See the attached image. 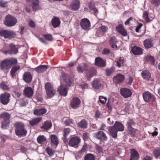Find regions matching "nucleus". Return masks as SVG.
Segmentation results:
<instances>
[{
    "label": "nucleus",
    "mask_w": 160,
    "mask_h": 160,
    "mask_svg": "<svg viewBox=\"0 0 160 160\" xmlns=\"http://www.w3.org/2000/svg\"><path fill=\"white\" fill-rule=\"evenodd\" d=\"M10 94L8 92H5L0 95L1 102L3 105H7L9 102Z\"/></svg>",
    "instance_id": "0eeeda50"
},
{
    "label": "nucleus",
    "mask_w": 160,
    "mask_h": 160,
    "mask_svg": "<svg viewBox=\"0 0 160 160\" xmlns=\"http://www.w3.org/2000/svg\"><path fill=\"white\" fill-rule=\"evenodd\" d=\"M0 87L1 88L5 91H8L9 89L8 86L5 84L3 83H1L0 84Z\"/></svg>",
    "instance_id": "bf43d9fd"
},
{
    "label": "nucleus",
    "mask_w": 160,
    "mask_h": 160,
    "mask_svg": "<svg viewBox=\"0 0 160 160\" xmlns=\"http://www.w3.org/2000/svg\"><path fill=\"white\" fill-rule=\"evenodd\" d=\"M47 110L45 108L39 109H36L33 112L34 114L36 116H40L45 113L47 112Z\"/></svg>",
    "instance_id": "2f4dec72"
},
{
    "label": "nucleus",
    "mask_w": 160,
    "mask_h": 160,
    "mask_svg": "<svg viewBox=\"0 0 160 160\" xmlns=\"http://www.w3.org/2000/svg\"><path fill=\"white\" fill-rule=\"evenodd\" d=\"M114 126L117 131L122 132L124 130V127L123 125L118 122H116Z\"/></svg>",
    "instance_id": "c756f323"
},
{
    "label": "nucleus",
    "mask_w": 160,
    "mask_h": 160,
    "mask_svg": "<svg viewBox=\"0 0 160 160\" xmlns=\"http://www.w3.org/2000/svg\"><path fill=\"white\" fill-rule=\"evenodd\" d=\"M78 127L83 129H85L87 128L88 122L87 121L84 119L82 120L77 124Z\"/></svg>",
    "instance_id": "b1692460"
},
{
    "label": "nucleus",
    "mask_w": 160,
    "mask_h": 160,
    "mask_svg": "<svg viewBox=\"0 0 160 160\" xmlns=\"http://www.w3.org/2000/svg\"><path fill=\"white\" fill-rule=\"evenodd\" d=\"M94 156L92 154H87L84 157V160H94Z\"/></svg>",
    "instance_id": "8fccbe9b"
},
{
    "label": "nucleus",
    "mask_w": 160,
    "mask_h": 160,
    "mask_svg": "<svg viewBox=\"0 0 160 160\" xmlns=\"http://www.w3.org/2000/svg\"><path fill=\"white\" fill-rule=\"evenodd\" d=\"M106 75L108 76H110L113 72L112 68H106L105 70Z\"/></svg>",
    "instance_id": "6e6d98bb"
},
{
    "label": "nucleus",
    "mask_w": 160,
    "mask_h": 160,
    "mask_svg": "<svg viewBox=\"0 0 160 160\" xmlns=\"http://www.w3.org/2000/svg\"><path fill=\"white\" fill-rule=\"evenodd\" d=\"M52 22L53 27L55 28L59 26L60 22L58 18L55 17L52 18Z\"/></svg>",
    "instance_id": "f704fd0d"
},
{
    "label": "nucleus",
    "mask_w": 160,
    "mask_h": 160,
    "mask_svg": "<svg viewBox=\"0 0 160 160\" xmlns=\"http://www.w3.org/2000/svg\"><path fill=\"white\" fill-rule=\"evenodd\" d=\"M10 114L7 112H4L2 113V118L3 120H10Z\"/></svg>",
    "instance_id": "a18cd8bd"
},
{
    "label": "nucleus",
    "mask_w": 160,
    "mask_h": 160,
    "mask_svg": "<svg viewBox=\"0 0 160 160\" xmlns=\"http://www.w3.org/2000/svg\"><path fill=\"white\" fill-rule=\"evenodd\" d=\"M116 28L117 31L123 36H125L127 35V33L122 24H119L116 26Z\"/></svg>",
    "instance_id": "a211bd4d"
},
{
    "label": "nucleus",
    "mask_w": 160,
    "mask_h": 160,
    "mask_svg": "<svg viewBox=\"0 0 160 160\" xmlns=\"http://www.w3.org/2000/svg\"><path fill=\"white\" fill-rule=\"evenodd\" d=\"M121 95L125 98L130 97L132 95L131 91L127 88H122L120 89Z\"/></svg>",
    "instance_id": "ddd939ff"
},
{
    "label": "nucleus",
    "mask_w": 160,
    "mask_h": 160,
    "mask_svg": "<svg viewBox=\"0 0 160 160\" xmlns=\"http://www.w3.org/2000/svg\"><path fill=\"white\" fill-rule=\"evenodd\" d=\"M151 2L155 6L158 7L160 4V0H152Z\"/></svg>",
    "instance_id": "680f3d73"
},
{
    "label": "nucleus",
    "mask_w": 160,
    "mask_h": 160,
    "mask_svg": "<svg viewBox=\"0 0 160 160\" xmlns=\"http://www.w3.org/2000/svg\"><path fill=\"white\" fill-rule=\"evenodd\" d=\"M52 126L51 122L50 121H46L44 122L43 124L41 127V128H43L47 130L50 129Z\"/></svg>",
    "instance_id": "72a5a7b5"
},
{
    "label": "nucleus",
    "mask_w": 160,
    "mask_h": 160,
    "mask_svg": "<svg viewBox=\"0 0 160 160\" xmlns=\"http://www.w3.org/2000/svg\"><path fill=\"white\" fill-rule=\"evenodd\" d=\"M15 35V32L12 31L4 30L0 31V35L5 38L14 37Z\"/></svg>",
    "instance_id": "423d86ee"
},
{
    "label": "nucleus",
    "mask_w": 160,
    "mask_h": 160,
    "mask_svg": "<svg viewBox=\"0 0 160 160\" xmlns=\"http://www.w3.org/2000/svg\"><path fill=\"white\" fill-rule=\"evenodd\" d=\"M46 138L43 135L38 136L37 138L38 142L39 143L42 144L46 140Z\"/></svg>",
    "instance_id": "49530a36"
},
{
    "label": "nucleus",
    "mask_w": 160,
    "mask_h": 160,
    "mask_svg": "<svg viewBox=\"0 0 160 160\" xmlns=\"http://www.w3.org/2000/svg\"><path fill=\"white\" fill-rule=\"evenodd\" d=\"M95 64L96 65L100 67H103L106 66L105 61L99 57H97L95 58Z\"/></svg>",
    "instance_id": "6ab92c4d"
},
{
    "label": "nucleus",
    "mask_w": 160,
    "mask_h": 160,
    "mask_svg": "<svg viewBox=\"0 0 160 160\" xmlns=\"http://www.w3.org/2000/svg\"><path fill=\"white\" fill-rule=\"evenodd\" d=\"M108 131L113 138H116L117 136L118 131L114 125L112 127H109Z\"/></svg>",
    "instance_id": "a878e982"
},
{
    "label": "nucleus",
    "mask_w": 160,
    "mask_h": 160,
    "mask_svg": "<svg viewBox=\"0 0 160 160\" xmlns=\"http://www.w3.org/2000/svg\"><path fill=\"white\" fill-rule=\"evenodd\" d=\"M17 63V60L15 58H10L5 59L0 63L1 70L3 71L7 70Z\"/></svg>",
    "instance_id": "f257e3e1"
},
{
    "label": "nucleus",
    "mask_w": 160,
    "mask_h": 160,
    "mask_svg": "<svg viewBox=\"0 0 160 160\" xmlns=\"http://www.w3.org/2000/svg\"><path fill=\"white\" fill-rule=\"evenodd\" d=\"M135 124V122L132 119H129L127 122V127H132V126H133Z\"/></svg>",
    "instance_id": "052dcab7"
},
{
    "label": "nucleus",
    "mask_w": 160,
    "mask_h": 160,
    "mask_svg": "<svg viewBox=\"0 0 160 160\" xmlns=\"http://www.w3.org/2000/svg\"><path fill=\"white\" fill-rule=\"evenodd\" d=\"M46 150L47 153L49 156H53L55 153L54 150H52L49 147H47Z\"/></svg>",
    "instance_id": "603ef678"
},
{
    "label": "nucleus",
    "mask_w": 160,
    "mask_h": 160,
    "mask_svg": "<svg viewBox=\"0 0 160 160\" xmlns=\"http://www.w3.org/2000/svg\"><path fill=\"white\" fill-rule=\"evenodd\" d=\"M80 4L79 0H72L70 5V8L73 10L77 11L80 7Z\"/></svg>",
    "instance_id": "2eb2a0df"
},
{
    "label": "nucleus",
    "mask_w": 160,
    "mask_h": 160,
    "mask_svg": "<svg viewBox=\"0 0 160 160\" xmlns=\"http://www.w3.org/2000/svg\"><path fill=\"white\" fill-rule=\"evenodd\" d=\"M124 76L121 74H117L113 78V81L116 84L122 82L124 80Z\"/></svg>",
    "instance_id": "4468645a"
},
{
    "label": "nucleus",
    "mask_w": 160,
    "mask_h": 160,
    "mask_svg": "<svg viewBox=\"0 0 160 160\" xmlns=\"http://www.w3.org/2000/svg\"><path fill=\"white\" fill-rule=\"evenodd\" d=\"M15 133L18 136H25L27 131L25 128L24 124L22 122H17L15 123Z\"/></svg>",
    "instance_id": "f03ea898"
},
{
    "label": "nucleus",
    "mask_w": 160,
    "mask_h": 160,
    "mask_svg": "<svg viewBox=\"0 0 160 160\" xmlns=\"http://www.w3.org/2000/svg\"><path fill=\"white\" fill-rule=\"evenodd\" d=\"M88 65L87 64L84 63L82 66L80 65H78L77 67V70L79 73H82L84 71L88 69Z\"/></svg>",
    "instance_id": "bb28decb"
},
{
    "label": "nucleus",
    "mask_w": 160,
    "mask_h": 160,
    "mask_svg": "<svg viewBox=\"0 0 160 160\" xmlns=\"http://www.w3.org/2000/svg\"><path fill=\"white\" fill-rule=\"evenodd\" d=\"M96 149L99 153L103 152L107 150V148L106 146H103L102 147L97 146Z\"/></svg>",
    "instance_id": "79ce46f5"
},
{
    "label": "nucleus",
    "mask_w": 160,
    "mask_h": 160,
    "mask_svg": "<svg viewBox=\"0 0 160 160\" xmlns=\"http://www.w3.org/2000/svg\"><path fill=\"white\" fill-rule=\"evenodd\" d=\"M110 50L107 48H104L102 51V53L103 54L107 55L109 53Z\"/></svg>",
    "instance_id": "774afa93"
},
{
    "label": "nucleus",
    "mask_w": 160,
    "mask_h": 160,
    "mask_svg": "<svg viewBox=\"0 0 160 160\" xmlns=\"http://www.w3.org/2000/svg\"><path fill=\"white\" fill-rule=\"evenodd\" d=\"M28 103V100L25 98H23L20 100L19 104L21 107H24Z\"/></svg>",
    "instance_id": "3c124183"
},
{
    "label": "nucleus",
    "mask_w": 160,
    "mask_h": 160,
    "mask_svg": "<svg viewBox=\"0 0 160 160\" xmlns=\"http://www.w3.org/2000/svg\"><path fill=\"white\" fill-rule=\"evenodd\" d=\"M80 24L82 28L85 30L88 29L90 28L91 24L90 21L87 18L82 19Z\"/></svg>",
    "instance_id": "9d476101"
},
{
    "label": "nucleus",
    "mask_w": 160,
    "mask_h": 160,
    "mask_svg": "<svg viewBox=\"0 0 160 160\" xmlns=\"http://www.w3.org/2000/svg\"><path fill=\"white\" fill-rule=\"evenodd\" d=\"M42 118L41 117L33 118L31 120L29 121V123L31 126H33L40 122L41 121Z\"/></svg>",
    "instance_id": "7c9ffc66"
},
{
    "label": "nucleus",
    "mask_w": 160,
    "mask_h": 160,
    "mask_svg": "<svg viewBox=\"0 0 160 160\" xmlns=\"http://www.w3.org/2000/svg\"><path fill=\"white\" fill-rule=\"evenodd\" d=\"M50 138L52 142L57 145L58 143V140L56 136L53 134L51 135Z\"/></svg>",
    "instance_id": "ea45409f"
},
{
    "label": "nucleus",
    "mask_w": 160,
    "mask_h": 160,
    "mask_svg": "<svg viewBox=\"0 0 160 160\" xmlns=\"http://www.w3.org/2000/svg\"><path fill=\"white\" fill-rule=\"evenodd\" d=\"M20 68V67L19 65L13 66L12 68L10 71V74L12 77H14L15 76L16 72Z\"/></svg>",
    "instance_id": "4c0bfd02"
},
{
    "label": "nucleus",
    "mask_w": 160,
    "mask_h": 160,
    "mask_svg": "<svg viewBox=\"0 0 160 160\" xmlns=\"http://www.w3.org/2000/svg\"><path fill=\"white\" fill-rule=\"evenodd\" d=\"M48 67L47 65H40L35 68L36 71L38 73H42L45 71L48 68Z\"/></svg>",
    "instance_id": "473e14b6"
},
{
    "label": "nucleus",
    "mask_w": 160,
    "mask_h": 160,
    "mask_svg": "<svg viewBox=\"0 0 160 160\" xmlns=\"http://www.w3.org/2000/svg\"><path fill=\"white\" fill-rule=\"evenodd\" d=\"M88 7L91 10H92L95 13H97L98 10L95 7L94 2H91L88 3Z\"/></svg>",
    "instance_id": "a19ab883"
},
{
    "label": "nucleus",
    "mask_w": 160,
    "mask_h": 160,
    "mask_svg": "<svg viewBox=\"0 0 160 160\" xmlns=\"http://www.w3.org/2000/svg\"><path fill=\"white\" fill-rule=\"evenodd\" d=\"M23 92L25 97L29 98H31L34 94L33 90L29 87L25 88Z\"/></svg>",
    "instance_id": "f8f14e48"
},
{
    "label": "nucleus",
    "mask_w": 160,
    "mask_h": 160,
    "mask_svg": "<svg viewBox=\"0 0 160 160\" xmlns=\"http://www.w3.org/2000/svg\"><path fill=\"white\" fill-rule=\"evenodd\" d=\"M145 59L146 61L150 62L152 65L155 62L154 58L152 56H147L145 57Z\"/></svg>",
    "instance_id": "c03bdc74"
},
{
    "label": "nucleus",
    "mask_w": 160,
    "mask_h": 160,
    "mask_svg": "<svg viewBox=\"0 0 160 160\" xmlns=\"http://www.w3.org/2000/svg\"><path fill=\"white\" fill-rule=\"evenodd\" d=\"M132 52L135 55L142 54L143 53L142 49L137 46H134L131 49Z\"/></svg>",
    "instance_id": "5701e85b"
},
{
    "label": "nucleus",
    "mask_w": 160,
    "mask_h": 160,
    "mask_svg": "<svg viewBox=\"0 0 160 160\" xmlns=\"http://www.w3.org/2000/svg\"><path fill=\"white\" fill-rule=\"evenodd\" d=\"M154 155L156 158H157L160 155V149H155L153 151Z\"/></svg>",
    "instance_id": "13d9d810"
},
{
    "label": "nucleus",
    "mask_w": 160,
    "mask_h": 160,
    "mask_svg": "<svg viewBox=\"0 0 160 160\" xmlns=\"http://www.w3.org/2000/svg\"><path fill=\"white\" fill-rule=\"evenodd\" d=\"M80 103V99L78 98L74 97L71 100L70 106L73 108L77 109L79 107Z\"/></svg>",
    "instance_id": "1a4fd4ad"
},
{
    "label": "nucleus",
    "mask_w": 160,
    "mask_h": 160,
    "mask_svg": "<svg viewBox=\"0 0 160 160\" xmlns=\"http://www.w3.org/2000/svg\"><path fill=\"white\" fill-rule=\"evenodd\" d=\"M44 38L48 41H52L53 39V38L52 36L49 34L45 35L44 36Z\"/></svg>",
    "instance_id": "338daca9"
},
{
    "label": "nucleus",
    "mask_w": 160,
    "mask_h": 160,
    "mask_svg": "<svg viewBox=\"0 0 160 160\" xmlns=\"http://www.w3.org/2000/svg\"><path fill=\"white\" fill-rule=\"evenodd\" d=\"M143 17L146 22H149L150 21L148 17V13L146 11H145L143 13Z\"/></svg>",
    "instance_id": "4d7b16f0"
},
{
    "label": "nucleus",
    "mask_w": 160,
    "mask_h": 160,
    "mask_svg": "<svg viewBox=\"0 0 160 160\" xmlns=\"http://www.w3.org/2000/svg\"><path fill=\"white\" fill-rule=\"evenodd\" d=\"M95 137L97 139L102 141H106L108 137L105 133L102 131H98L94 134Z\"/></svg>",
    "instance_id": "6e6552de"
},
{
    "label": "nucleus",
    "mask_w": 160,
    "mask_h": 160,
    "mask_svg": "<svg viewBox=\"0 0 160 160\" xmlns=\"http://www.w3.org/2000/svg\"><path fill=\"white\" fill-rule=\"evenodd\" d=\"M151 73L148 70H143L141 73V76L143 79L148 81L151 77Z\"/></svg>",
    "instance_id": "412c9836"
},
{
    "label": "nucleus",
    "mask_w": 160,
    "mask_h": 160,
    "mask_svg": "<svg viewBox=\"0 0 160 160\" xmlns=\"http://www.w3.org/2000/svg\"><path fill=\"white\" fill-rule=\"evenodd\" d=\"M10 120H3L1 122V127L3 129H6L9 126Z\"/></svg>",
    "instance_id": "58836bf2"
},
{
    "label": "nucleus",
    "mask_w": 160,
    "mask_h": 160,
    "mask_svg": "<svg viewBox=\"0 0 160 160\" xmlns=\"http://www.w3.org/2000/svg\"><path fill=\"white\" fill-rule=\"evenodd\" d=\"M139 158L138 152L134 149L130 150V160H138Z\"/></svg>",
    "instance_id": "dca6fc26"
},
{
    "label": "nucleus",
    "mask_w": 160,
    "mask_h": 160,
    "mask_svg": "<svg viewBox=\"0 0 160 160\" xmlns=\"http://www.w3.org/2000/svg\"><path fill=\"white\" fill-rule=\"evenodd\" d=\"M70 131V129L68 128H65L63 130V137L62 138L63 140V141L65 142L67 141V136L69 133Z\"/></svg>",
    "instance_id": "c9c22d12"
},
{
    "label": "nucleus",
    "mask_w": 160,
    "mask_h": 160,
    "mask_svg": "<svg viewBox=\"0 0 160 160\" xmlns=\"http://www.w3.org/2000/svg\"><path fill=\"white\" fill-rule=\"evenodd\" d=\"M124 61V60L123 58L120 57L118 60L116 62V66L119 68L121 67L123 64Z\"/></svg>",
    "instance_id": "09e8293b"
},
{
    "label": "nucleus",
    "mask_w": 160,
    "mask_h": 160,
    "mask_svg": "<svg viewBox=\"0 0 160 160\" xmlns=\"http://www.w3.org/2000/svg\"><path fill=\"white\" fill-rule=\"evenodd\" d=\"M99 102H100L102 104H104L107 101V98L106 97H103V96H100L99 97Z\"/></svg>",
    "instance_id": "864d4df0"
},
{
    "label": "nucleus",
    "mask_w": 160,
    "mask_h": 160,
    "mask_svg": "<svg viewBox=\"0 0 160 160\" xmlns=\"http://www.w3.org/2000/svg\"><path fill=\"white\" fill-rule=\"evenodd\" d=\"M100 83L99 80L97 79H95L92 81V85L93 87L95 88H98L99 87H100Z\"/></svg>",
    "instance_id": "37998d69"
},
{
    "label": "nucleus",
    "mask_w": 160,
    "mask_h": 160,
    "mask_svg": "<svg viewBox=\"0 0 160 160\" xmlns=\"http://www.w3.org/2000/svg\"><path fill=\"white\" fill-rule=\"evenodd\" d=\"M45 88L48 97L51 98L55 95V90L50 83H46L45 84Z\"/></svg>",
    "instance_id": "39448f33"
},
{
    "label": "nucleus",
    "mask_w": 160,
    "mask_h": 160,
    "mask_svg": "<svg viewBox=\"0 0 160 160\" xmlns=\"http://www.w3.org/2000/svg\"><path fill=\"white\" fill-rule=\"evenodd\" d=\"M81 141L80 138L78 137L71 138L69 142V145L71 147L77 146Z\"/></svg>",
    "instance_id": "9b49d317"
},
{
    "label": "nucleus",
    "mask_w": 160,
    "mask_h": 160,
    "mask_svg": "<svg viewBox=\"0 0 160 160\" xmlns=\"http://www.w3.org/2000/svg\"><path fill=\"white\" fill-rule=\"evenodd\" d=\"M128 129L129 133L132 136L134 135L137 130L132 127H128Z\"/></svg>",
    "instance_id": "5fc2aeb1"
},
{
    "label": "nucleus",
    "mask_w": 160,
    "mask_h": 160,
    "mask_svg": "<svg viewBox=\"0 0 160 160\" xmlns=\"http://www.w3.org/2000/svg\"><path fill=\"white\" fill-rule=\"evenodd\" d=\"M142 96L144 101L150 103H152L155 101L154 96L148 91H145L142 94Z\"/></svg>",
    "instance_id": "20e7f679"
},
{
    "label": "nucleus",
    "mask_w": 160,
    "mask_h": 160,
    "mask_svg": "<svg viewBox=\"0 0 160 160\" xmlns=\"http://www.w3.org/2000/svg\"><path fill=\"white\" fill-rule=\"evenodd\" d=\"M143 44L147 49L151 48L153 47L152 41L151 39H146L143 42Z\"/></svg>",
    "instance_id": "cd10ccee"
},
{
    "label": "nucleus",
    "mask_w": 160,
    "mask_h": 160,
    "mask_svg": "<svg viewBox=\"0 0 160 160\" xmlns=\"http://www.w3.org/2000/svg\"><path fill=\"white\" fill-rule=\"evenodd\" d=\"M9 46L12 53L16 54L18 52V49L16 47H15L14 44L11 43L10 44Z\"/></svg>",
    "instance_id": "de8ad7c7"
},
{
    "label": "nucleus",
    "mask_w": 160,
    "mask_h": 160,
    "mask_svg": "<svg viewBox=\"0 0 160 160\" xmlns=\"http://www.w3.org/2000/svg\"><path fill=\"white\" fill-rule=\"evenodd\" d=\"M100 29L103 32H105L108 31V28L107 26L102 25L100 27Z\"/></svg>",
    "instance_id": "69168bd1"
},
{
    "label": "nucleus",
    "mask_w": 160,
    "mask_h": 160,
    "mask_svg": "<svg viewBox=\"0 0 160 160\" xmlns=\"http://www.w3.org/2000/svg\"><path fill=\"white\" fill-rule=\"evenodd\" d=\"M61 78L63 79L64 82L66 83V85L69 86L71 85V81L68 75L64 72L62 73Z\"/></svg>",
    "instance_id": "393cba45"
},
{
    "label": "nucleus",
    "mask_w": 160,
    "mask_h": 160,
    "mask_svg": "<svg viewBox=\"0 0 160 160\" xmlns=\"http://www.w3.org/2000/svg\"><path fill=\"white\" fill-rule=\"evenodd\" d=\"M97 71L93 68H90L88 72L87 73L86 77L88 80H90L91 78L96 74Z\"/></svg>",
    "instance_id": "4be33fe9"
},
{
    "label": "nucleus",
    "mask_w": 160,
    "mask_h": 160,
    "mask_svg": "<svg viewBox=\"0 0 160 160\" xmlns=\"http://www.w3.org/2000/svg\"><path fill=\"white\" fill-rule=\"evenodd\" d=\"M58 90L61 95L66 96L68 93V88L66 86H61L58 88Z\"/></svg>",
    "instance_id": "aec40b11"
},
{
    "label": "nucleus",
    "mask_w": 160,
    "mask_h": 160,
    "mask_svg": "<svg viewBox=\"0 0 160 160\" xmlns=\"http://www.w3.org/2000/svg\"><path fill=\"white\" fill-rule=\"evenodd\" d=\"M17 22V20L15 17L8 14L5 17L4 24L7 27H11L14 26Z\"/></svg>",
    "instance_id": "7ed1b4c3"
},
{
    "label": "nucleus",
    "mask_w": 160,
    "mask_h": 160,
    "mask_svg": "<svg viewBox=\"0 0 160 160\" xmlns=\"http://www.w3.org/2000/svg\"><path fill=\"white\" fill-rule=\"evenodd\" d=\"M109 44L111 45L112 48H115L116 49H118L119 48V47L117 45L118 42L115 36L111 37L109 41Z\"/></svg>",
    "instance_id": "f3484780"
},
{
    "label": "nucleus",
    "mask_w": 160,
    "mask_h": 160,
    "mask_svg": "<svg viewBox=\"0 0 160 160\" xmlns=\"http://www.w3.org/2000/svg\"><path fill=\"white\" fill-rule=\"evenodd\" d=\"M124 106V110L126 112L129 111L130 109L131 104L128 103H125Z\"/></svg>",
    "instance_id": "e2e57ef3"
},
{
    "label": "nucleus",
    "mask_w": 160,
    "mask_h": 160,
    "mask_svg": "<svg viewBox=\"0 0 160 160\" xmlns=\"http://www.w3.org/2000/svg\"><path fill=\"white\" fill-rule=\"evenodd\" d=\"M32 2V7L33 10H37L39 8V0H31Z\"/></svg>",
    "instance_id": "e433bc0d"
},
{
    "label": "nucleus",
    "mask_w": 160,
    "mask_h": 160,
    "mask_svg": "<svg viewBox=\"0 0 160 160\" xmlns=\"http://www.w3.org/2000/svg\"><path fill=\"white\" fill-rule=\"evenodd\" d=\"M7 2H5L3 0H0V7H5L8 6Z\"/></svg>",
    "instance_id": "0e129e2a"
},
{
    "label": "nucleus",
    "mask_w": 160,
    "mask_h": 160,
    "mask_svg": "<svg viewBox=\"0 0 160 160\" xmlns=\"http://www.w3.org/2000/svg\"><path fill=\"white\" fill-rule=\"evenodd\" d=\"M32 78L31 74L28 72L25 73L23 76V80L27 83H29L31 81Z\"/></svg>",
    "instance_id": "c85d7f7f"
}]
</instances>
